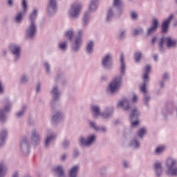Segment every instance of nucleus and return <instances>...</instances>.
<instances>
[{
    "label": "nucleus",
    "instance_id": "nucleus-41",
    "mask_svg": "<svg viewBox=\"0 0 177 177\" xmlns=\"http://www.w3.org/2000/svg\"><path fill=\"white\" fill-rule=\"evenodd\" d=\"M132 143L136 149L139 147V142L137 140H134Z\"/></svg>",
    "mask_w": 177,
    "mask_h": 177
},
{
    "label": "nucleus",
    "instance_id": "nucleus-38",
    "mask_svg": "<svg viewBox=\"0 0 177 177\" xmlns=\"http://www.w3.org/2000/svg\"><path fill=\"white\" fill-rule=\"evenodd\" d=\"M113 5L114 6H120L121 5V0H114Z\"/></svg>",
    "mask_w": 177,
    "mask_h": 177
},
{
    "label": "nucleus",
    "instance_id": "nucleus-59",
    "mask_svg": "<svg viewBox=\"0 0 177 177\" xmlns=\"http://www.w3.org/2000/svg\"><path fill=\"white\" fill-rule=\"evenodd\" d=\"M102 131H103V132H106V127H103V128L102 129Z\"/></svg>",
    "mask_w": 177,
    "mask_h": 177
},
{
    "label": "nucleus",
    "instance_id": "nucleus-56",
    "mask_svg": "<svg viewBox=\"0 0 177 177\" xmlns=\"http://www.w3.org/2000/svg\"><path fill=\"white\" fill-rule=\"evenodd\" d=\"M123 165H124V167H125L127 168V167H128V163L127 162H124L123 163Z\"/></svg>",
    "mask_w": 177,
    "mask_h": 177
},
{
    "label": "nucleus",
    "instance_id": "nucleus-60",
    "mask_svg": "<svg viewBox=\"0 0 177 177\" xmlns=\"http://www.w3.org/2000/svg\"><path fill=\"white\" fill-rule=\"evenodd\" d=\"M13 177H19V174L17 173V174H15L14 175Z\"/></svg>",
    "mask_w": 177,
    "mask_h": 177
},
{
    "label": "nucleus",
    "instance_id": "nucleus-22",
    "mask_svg": "<svg viewBox=\"0 0 177 177\" xmlns=\"http://www.w3.org/2000/svg\"><path fill=\"white\" fill-rule=\"evenodd\" d=\"M54 100H56L59 97V93H57V87H54L52 91Z\"/></svg>",
    "mask_w": 177,
    "mask_h": 177
},
{
    "label": "nucleus",
    "instance_id": "nucleus-33",
    "mask_svg": "<svg viewBox=\"0 0 177 177\" xmlns=\"http://www.w3.org/2000/svg\"><path fill=\"white\" fill-rule=\"evenodd\" d=\"M32 138L33 140H38L39 139V136H38L35 131H33L32 134Z\"/></svg>",
    "mask_w": 177,
    "mask_h": 177
},
{
    "label": "nucleus",
    "instance_id": "nucleus-49",
    "mask_svg": "<svg viewBox=\"0 0 177 177\" xmlns=\"http://www.w3.org/2000/svg\"><path fill=\"white\" fill-rule=\"evenodd\" d=\"M21 82H27V78L26 77V76H24L21 79Z\"/></svg>",
    "mask_w": 177,
    "mask_h": 177
},
{
    "label": "nucleus",
    "instance_id": "nucleus-42",
    "mask_svg": "<svg viewBox=\"0 0 177 177\" xmlns=\"http://www.w3.org/2000/svg\"><path fill=\"white\" fill-rule=\"evenodd\" d=\"M132 127H136V125H139V120L134 121L131 123Z\"/></svg>",
    "mask_w": 177,
    "mask_h": 177
},
{
    "label": "nucleus",
    "instance_id": "nucleus-50",
    "mask_svg": "<svg viewBox=\"0 0 177 177\" xmlns=\"http://www.w3.org/2000/svg\"><path fill=\"white\" fill-rule=\"evenodd\" d=\"M8 5H10V6H12V5H13V0H8Z\"/></svg>",
    "mask_w": 177,
    "mask_h": 177
},
{
    "label": "nucleus",
    "instance_id": "nucleus-55",
    "mask_svg": "<svg viewBox=\"0 0 177 177\" xmlns=\"http://www.w3.org/2000/svg\"><path fill=\"white\" fill-rule=\"evenodd\" d=\"M68 145V141H65V143L64 144V147H66Z\"/></svg>",
    "mask_w": 177,
    "mask_h": 177
},
{
    "label": "nucleus",
    "instance_id": "nucleus-29",
    "mask_svg": "<svg viewBox=\"0 0 177 177\" xmlns=\"http://www.w3.org/2000/svg\"><path fill=\"white\" fill-rule=\"evenodd\" d=\"M65 37L68 38V39H71L73 38V31L69 30L66 32Z\"/></svg>",
    "mask_w": 177,
    "mask_h": 177
},
{
    "label": "nucleus",
    "instance_id": "nucleus-52",
    "mask_svg": "<svg viewBox=\"0 0 177 177\" xmlns=\"http://www.w3.org/2000/svg\"><path fill=\"white\" fill-rule=\"evenodd\" d=\"M163 78H164V80H167V78H168V74L165 73L163 75Z\"/></svg>",
    "mask_w": 177,
    "mask_h": 177
},
{
    "label": "nucleus",
    "instance_id": "nucleus-24",
    "mask_svg": "<svg viewBox=\"0 0 177 177\" xmlns=\"http://www.w3.org/2000/svg\"><path fill=\"white\" fill-rule=\"evenodd\" d=\"M130 118H131V120H133L134 118H138V109H134L132 110Z\"/></svg>",
    "mask_w": 177,
    "mask_h": 177
},
{
    "label": "nucleus",
    "instance_id": "nucleus-51",
    "mask_svg": "<svg viewBox=\"0 0 177 177\" xmlns=\"http://www.w3.org/2000/svg\"><path fill=\"white\" fill-rule=\"evenodd\" d=\"M66 158H67V156H66V154L63 155V156H62V161H64V160H66Z\"/></svg>",
    "mask_w": 177,
    "mask_h": 177
},
{
    "label": "nucleus",
    "instance_id": "nucleus-20",
    "mask_svg": "<svg viewBox=\"0 0 177 177\" xmlns=\"http://www.w3.org/2000/svg\"><path fill=\"white\" fill-rule=\"evenodd\" d=\"M54 171H55V172H56V174L59 175V176H62V175H64V171L63 170V169L60 166L56 167L54 169Z\"/></svg>",
    "mask_w": 177,
    "mask_h": 177
},
{
    "label": "nucleus",
    "instance_id": "nucleus-64",
    "mask_svg": "<svg viewBox=\"0 0 177 177\" xmlns=\"http://www.w3.org/2000/svg\"><path fill=\"white\" fill-rule=\"evenodd\" d=\"M176 2H177V0H176Z\"/></svg>",
    "mask_w": 177,
    "mask_h": 177
},
{
    "label": "nucleus",
    "instance_id": "nucleus-25",
    "mask_svg": "<svg viewBox=\"0 0 177 177\" xmlns=\"http://www.w3.org/2000/svg\"><path fill=\"white\" fill-rule=\"evenodd\" d=\"M93 48V42L90 41L88 44L87 48H86L88 53H92Z\"/></svg>",
    "mask_w": 177,
    "mask_h": 177
},
{
    "label": "nucleus",
    "instance_id": "nucleus-18",
    "mask_svg": "<svg viewBox=\"0 0 177 177\" xmlns=\"http://www.w3.org/2000/svg\"><path fill=\"white\" fill-rule=\"evenodd\" d=\"M91 110L93 113H94L95 117H97V115H100V109L99 106H91Z\"/></svg>",
    "mask_w": 177,
    "mask_h": 177
},
{
    "label": "nucleus",
    "instance_id": "nucleus-28",
    "mask_svg": "<svg viewBox=\"0 0 177 177\" xmlns=\"http://www.w3.org/2000/svg\"><path fill=\"white\" fill-rule=\"evenodd\" d=\"M55 138V136H47L46 140V146H49L50 141Z\"/></svg>",
    "mask_w": 177,
    "mask_h": 177
},
{
    "label": "nucleus",
    "instance_id": "nucleus-46",
    "mask_svg": "<svg viewBox=\"0 0 177 177\" xmlns=\"http://www.w3.org/2000/svg\"><path fill=\"white\" fill-rule=\"evenodd\" d=\"M0 93H3V88L2 87V82H0Z\"/></svg>",
    "mask_w": 177,
    "mask_h": 177
},
{
    "label": "nucleus",
    "instance_id": "nucleus-31",
    "mask_svg": "<svg viewBox=\"0 0 177 177\" xmlns=\"http://www.w3.org/2000/svg\"><path fill=\"white\" fill-rule=\"evenodd\" d=\"M50 8H52V9H56V1L55 0H50Z\"/></svg>",
    "mask_w": 177,
    "mask_h": 177
},
{
    "label": "nucleus",
    "instance_id": "nucleus-19",
    "mask_svg": "<svg viewBox=\"0 0 177 177\" xmlns=\"http://www.w3.org/2000/svg\"><path fill=\"white\" fill-rule=\"evenodd\" d=\"M78 171V166L73 167L70 171V176L71 177H75L77 176V172Z\"/></svg>",
    "mask_w": 177,
    "mask_h": 177
},
{
    "label": "nucleus",
    "instance_id": "nucleus-44",
    "mask_svg": "<svg viewBox=\"0 0 177 177\" xmlns=\"http://www.w3.org/2000/svg\"><path fill=\"white\" fill-rule=\"evenodd\" d=\"M138 100V95H134L133 98L131 99V101L133 102V103H135V102H136Z\"/></svg>",
    "mask_w": 177,
    "mask_h": 177
},
{
    "label": "nucleus",
    "instance_id": "nucleus-43",
    "mask_svg": "<svg viewBox=\"0 0 177 177\" xmlns=\"http://www.w3.org/2000/svg\"><path fill=\"white\" fill-rule=\"evenodd\" d=\"M131 17L133 19H137L138 18V14H136V12H131Z\"/></svg>",
    "mask_w": 177,
    "mask_h": 177
},
{
    "label": "nucleus",
    "instance_id": "nucleus-17",
    "mask_svg": "<svg viewBox=\"0 0 177 177\" xmlns=\"http://www.w3.org/2000/svg\"><path fill=\"white\" fill-rule=\"evenodd\" d=\"M97 2V0L91 1L90 6L88 7V12H93V10H96V9L97 8V6L96 5Z\"/></svg>",
    "mask_w": 177,
    "mask_h": 177
},
{
    "label": "nucleus",
    "instance_id": "nucleus-8",
    "mask_svg": "<svg viewBox=\"0 0 177 177\" xmlns=\"http://www.w3.org/2000/svg\"><path fill=\"white\" fill-rule=\"evenodd\" d=\"M78 37L75 39V44L73 45V49L75 50H78L80 48V45H81L82 42V31L80 30L78 32Z\"/></svg>",
    "mask_w": 177,
    "mask_h": 177
},
{
    "label": "nucleus",
    "instance_id": "nucleus-62",
    "mask_svg": "<svg viewBox=\"0 0 177 177\" xmlns=\"http://www.w3.org/2000/svg\"><path fill=\"white\" fill-rule=\"evenodd\" d=\"M26 142V140H23V142Z\"/></svg>",
    "mask_w": 177,
    "mask_h": 177
},
{
    "label": "nucleus",
    "instance_id": "nucleus-10",
    "mask_svg": "<svg viewBox=\"0 0 177 177\" xmlns=\"http://www.w3.org/2000/svg\"><path fill=\"white\" fill-rule=\"evenodd\" d=\"M173 15H170L169 18L164 21L162 24V31L165 33L168 31V27H169V24L171 23V20H172Z\"/></svg>",
    "mask_w": 177,
    "mask_h": 177
},
{
    "label": "nucleus",
    "instance_id": "nucleus-11",
    "mask_svg": "<svg viewBox=\"0 0 177 177\" xmlns=\"http://www.w3.org/2000/svg\"><path fill=\"white\" fill-rule=\"evenodd\" d=\"M10 49L12 53L14 54L16 56V57H20L21 49L18 46H17L16 44H12L10 46Z\"/></svg>",
    "mask_w": 177,
    "mask_h": 177
},
{
    "label": "nucleus",
    "instance_id": "nucleus-40",
    "mask_svg": "<svg viewBox=\"0 0 177 177\" xmlns=\"http://www.w3.org/2000/svg\"><path fill=\"white\" fill-rule=\"evenodd\" d=\"M90 125L92 127V128H94V129H95V131H97L99 129L96 127V123L93 122H90Z\"/></svg>",
    "mask_w": 177,
    "mask_h": 177
},
{
    "label": "nucleus",
    "instance_id": "nucleus-57",
    "mask_svg": "<svg viewBox=\"0 0 177 177\" xmlns=\"http://www.w3.org/2000/svg\"><path fill=\"white\" fill-rule=\"evenodd\" d=\"M124 37V32H122L120 34V38H123Z\"/></svg>",
    "mask_w": 177,
    "mask_h": 177
},
{
    "label": "nucleus",
    "instance_id": "nucleus-26",
    "mask_svg": "<svg viewBox=\"0 0 177 177\" xmlns=\"http://www.w3.org/2000/svg\"><path fill=\"white\" fill-rule=\"evenodd\" d=\"M6 136H8V133H6V131H3L0 133V140H1V142H2V143H3V140H5V138Z\"/></svg>",
    "mask_w": 177,
    "mask_h": 177
},
{
    "label": "nucleus",
    "instance_id": "nucleus-47",
    "mask_svg": "<svg viewBox=\"0 0 177 177\" xmlns=\"http://www.w3.org/2000/svg\"><path fill=\"white\" fill-rule=\"evenodd\" d=\"M23 114H24V111L19 112L18 113H17V117H21Z\"/></svg>",
    "mask_w": 177,
    "mask_h": 177
},
{
    "label": "nucleus",
    "instance_id": "nucleus-13",
    "mask_svg": "<svg viewBox=\"0 0 177 177\" xmlns=\"http://www.w3.org/2000/svg\"><path fill=\"white\" fill-rule=\"evenodd\" d=\"M9 110H10V104H7L5 109L0 111V121H5V120H6L5 114H6Z\"/></svg>",
    "mask_w": 177,
    "mask_h": 177
},
{
    "label": "nucleus",
    "instance_id": "nucleus-30",
    "mask_svg": "<svg viewBox=\"0 0 177 177\" xmlns=\"http://www.w3.org/2000/svg\"><path fill=\"white\" fill-rule=\"evenodd\" d=\"M5 174V167L3 164L0 163V177L2 176Z\"/></svg>",
    "mask_w": 177,
    "mask_h": 177
},
{
    "label": "nucleus",
    "instance_id": "nucleus-14",
    "mask_svg": "<svg viewBox=\"0 0 177 177\" xmlns=\"http://www.w3.org/2000/svg\"><path fill=\"white\" fill-rule=\"evenodd\" d=\"M118 107H122L123 110H129V101L128 100H123L118 104Z\"/></svg>",
    "mask_w": 177,
    "mask_h": 177
},
{
    "label": "nucleus",
    "instance_id": "nucleus-4",
    "mask_svg": "<svg viewBox=\"0 0 177 177\" xmlns=\"http://www.w3.org/2000/svg\"><path fill=\"white\" fill-rule=\"evenodd\" d=\"M82 9V6L80 3H75L71 9L70 15L71 17H77L80 13H81V10Z\"/></svg>",
    "mask_w": 177,
    "mask_h": 177
},
{
    "label": "nucleus",
    "instance_id": "nucleus-37",
    "mask_svg": "<svg viewBox=\"0 0 177 177\" xmlns=\"http://www.w3.org/2000/svg\"><path fill=\"white\" fill-rule=\"evenodd\" d=\"M142 29H140V30H134L133 31V35H139V34H142Z\"/></svg>",
    "mask_w": 177,
    "mask_h": 177
},
{
    "label": "nucleus",
    "instance_id": "nucleus-6",
    "mask_svg": "<svg viewBox=\"0 0 177 177\" xmlns=\"http://www.w3.org/2000/svg\"><path fill=\"white\" fill-rule=\"evenodd\" d=\"M151 67L149 65H147L145 68V74L143 76V79L145 80L144 84L140 86V91L141 92H143L144 93H147L146 91V80H149V73H150Z\"/></svg>",
    "mask_w": 177,
    "mask_h": 177
},
{
    "label": "nucleus",
    "instance_id": "nucleus-7",
    "mask_svg": "<svg viewBox=\"0 0 177 177\" xmlns=\"http://www.w3.org/2000/svg\"><path fill=\"white\" fill-rule=\"evenodd\" d=\"M22 6L24 8V12L18 13L17 15L15 17V21H17V23H20L21 21V20L23 19V16H24L25 12L27 11V1L26 0H23Z\"/></svg>",
    "mask_w": 177,
    "mask_h": 177
},
{
    "label": "nucleus",
    "instance_id": "nucleus-27",
    "mask_svg": "<svg viewBox=\"0 0 177 177\" xmlns=\"http://www.w3.org/2000/svg\"><path fill=\"white\" fill-rule=\"evenodd\" d=\"M138 136L140 138H143V136L146 133V129L142 128L138 131Z\"/></svg>",
    "mask_w": 177,
    "mask_h": 177
},
{
    "label": "nucleus",
    "instance_id": "nucleus-58",
    "mask_svg": "<svg viewBox=\"0 0 177 177\" xmlns=\"http://www.w3.org/2000/svg\"><path fill=\"white\" fill-rule=\"evenodd\" d=\"M40 86L38 85L37 88V92H39V89H40Z\"/></svg>",
    "mask_w": 177,
    "mask_h": 177
},
{
    "label": "nucleus",
    "instance_id": "nucleus-1",
    "mask_svg": "<svg viewBox=\"0 0 177 177\" xmlns=\"http://www.w3.org/2000/svg\"><path fill=\"white\" fill-rule=\"evenodd\" d=\"M37 17V10H35L30 15V20L31 24L29 28L26 30L27 35L29 38H32L34 37V34H35V31H37V28H35V22L34 19Z\"/></svg>",
    "mask_w": 177,
    "mask_h": 177
},
{
    "label": "nucleus",
    "instance_id": "nucleus-16",
    "mask_svg": "<svg viewBox=\"0 0 177 177\" xmlns=\"http://www.w3.org/2000/svg\"><path fill=\"white\" fill-rule=\"evenodd\" d=\"M120 62H121V74H124L125 73V62H124V54L120 55Z\"/></svg>",
    "mask_w": 177,
    "mask_h": 177
},
{
    "label": "nucleus",
    "instance_id": "nucleus-23",
    "mask_svg": "<svg viewBox=\"0 0 177 177\" xmlns=\"http://www.w3.org/2000/svg\"><path fill=\"white\" fill-rule=\"evenodd\" d=\"M164 150H165V147L164 145H161L160 147H158L155 151L156 154H161V153H162Z\"/></svg>",
    "mask_w": 177,
    "mask_h": 177
},
{
    "label": "nucleus",
    "instance_id": "nucleus-34",
    "mask_svg": "<svg viewBox=\"0 0 177 177\" xmlns=\"http://www.w3.org/2000/svg\"><path fill=\"white\" fill-rule=\"evenodd\" d=\"M88 17L89 15H88V14L84 15V19H83V24L84 26L86 25V23H88V21H89V19H88Z\"/></svg>",
    "mask_w": 177,
    "mask_h": 177
},
{
    "label": "nucleus",
    "instance_id": "nucleus-54",
    "mask_svg": "<svg viewBox=\"0 0 177 177\" xmlns=\"http://www.w3.org/2000/svg\"><path fill=\"white\" fill-rule=\"evenodd\" d=\"M102 117H104V118H107L109 117V115H107L106 113H103Z\"/></svg>",
    "mask_w": 177,
    "mask_h": 177
},
{
    "label": "nucleus",
    "instance_id": "nucleus-15",
    "mask_svg": "<svg viewBox=\"0 0 177 177\" xmlns=\"http://www.w3.org/2000/svg\"><path fill=\"white\" fill-rule=\"evenodd\" d=\"M154 170L156 174H157L158 176H160V175H161V173L162 172V167H161V163L156 162L154 164Z\"/></svg>",
    "mask_w": 177,
    "mask_h": 177
},
{
    "label": "nucleus",
    "instance_id": "nucleus-32",
    "mask_svg": "<svg viewBox=\"0 0 177 177\" xmlns=\"http://www.w3.org/2000/svg\"><path fill=\"white\" fill-rule=\"evenodd\" d=\"M59 118H62V115L57 113L56 115L53 116V121H57Z\"/></svg>",
    "mask_w": 177,
    "mask_h": 177
},
{
    "label": "nucleus",
    "instance_id": "nucleus-21",
    "mask_svg": "<svg viewBox=\"0 0 177 177\" xmlns=\"http://www.w3.org/2000/svg\"><path fill=\"white\" fill-rule=\"evenodd\" d=\"M109 62H110V55H108L105 57H104L102 60V65L104 66V67H106L107 64Z\"/></svg>",
    "mask_w": 177,
    "mask_h": 177
},
{
    "label": "nucleus",
    "instance_id": "nucleus-48",
    "mask_svg": "<svg viewBox=\"0 0 177 177\" xmlns=\"http://www.w3.org/2000/svg\"><path fill=\"white\" fill-rule=\"evenodd\" d=\"M149 99H150V97L147 95H145V103H147V102H149Z\"/></svg>",
    "mask_w": 177,
    "mask_h": 177
},
{
    "label": "nucleus",
    "instance_id": "nucleus-63",
    "mask_svg": "<svg viewBox=\"0 0 177 177\" xmlns=\"http://www.w3.org/2000/svg\"><path fill=\"white\" fill-rule=\"evenodd\" d=\"M2 144L0 143V146Z\"/></svg>",
    "mask_w": 177,
    "mask_h": 177
},
{
    "label": "nucleus",
    "instance_id": "nucleus-61",
    "mask_svg": "<svg viewBox=\"0 0 177 177\" xmlns=\"http://www.w3.org/2000/svg\"><path fill=\"white\" fill-rule=\"evenodd\" d=\"M153 59H154V60H157V55H154Z\"/></svg>",
    "mask_w": 177,
    "mask_h": 177
},
{
    "label": "nucleus",
    "instance_id": "nucleus-12",
    "mask_svg": "<svg viewBox=\"0 0 177 177\" xmlns=\"http://www.w3.org/2000/svg\"><path fill=\"white\" fill-rule=\"evenodd\" d=\"M158 27V20L153 19V21H152V26L149 28L147 30L148 35H150V34H153V32H155Z\"/></svg>",
    "mask_w": 177,
    "mask_h": 177
},
{
    "label": "nucleus",
    "instance_id": "nucleus-45",
    "mask_svg": "<svg viewBox=\"0 0 177 177\" xmlns=\"http://www.w3.org/2000/svg\"><path fill=\"white\" fill-rule=\"evenodd\" d=\"M45 68L46 69L47 73H49V65L48 64H44Z\"/></svg>",
    "mask_w": 177,
    "mask_h": 177
},
{
    "label": "nucleus",
    "instance_id": "nucleus-9",
    "mask_svg": "<svg viewBox=\"0 0 177 177\" xmlns=\"http://www.w3.org/2000/svg\"><path fill=\"white\" fill-rule=\"evenodd\" d=\"M95 136H91L87 138V140H85L84 138H80V143L81 145H83L84 146H89V145H91L93 142V140L95 139Z\"/></svg>",
    "mask_w": 177,
    "mask_h": 177
},
{
    "label": "nucleus",
    "instance_id": "nucleus-5",
    "mask_svg": "<svg viewBox=\"0 0 177 177\" xmlns=\"http://www.w3.org/2000/svg\"><path fill=\"white\" fill-rule=\"evenodd\" d=\"M176 164V162L172 159H169L167 160V168L168 170L167 174L168 175H177V168L174 169V166Z\"/></svg>",
    "mask_w": 177,
    "mask_h": 177
},
{
    "label": "nucleus",
    "instance_id": "nucleus-39",
    "mask_svg": "<svg viewBox=\"0 0 177 177\" xmlns=\"http://www.w3.org/2000/svg\"><path fill=\"white\" fill-rule=\"evenodd\" d=\"M59 48H60V49L64 50V49H66V48H67V44H66L65 42L61 43L59 44Z\"/></svg>",
    "mask_w": 177,
    "mask_h": 177
},
{
    "label": "nucleus",
    "instance_id": "nucleus-3",
    "mask_svg": "<svg viewBox=\"0 0 177 177\" xmlns=\"http://www.w3.org/2000/svg\"><path fill=\"white\" fill-rule=\"evenodd\" d=\"M121 77L115 78L110 84L109 89L111 93H114L116 91H118L120 86L121 85Z\"/></svg>",
    "mask_w": 177,
    "mask_h": 177
},
{
    "label": "nucleus",
    "instance_id": "nucleus-2",
    "mask_svg": "<svg viewBox=\"0 0 177 177\" xmlns=\"http://www.w3.org/2000/svg\"><path fill=\"white\" fill-rule=\"evenodd\" d=\"M164 41H166L167 48H171V46H176V40H173L172 39H171V37H166V38L162 37L160 39V41L159 43V46L160 48V50H163V49H164Z\"/></svg>",
    "mask_w": 177,
    "mask_h": 177
},
{
    "label": "nucleus",
    "instance_id": "nucleus-35",
    "mask_svg": "<svg viewBox=\"0 0 177 177\" xmlns=\"http://www.w3.org/2000/svg\"><path fill=\"white\" fill-rule=\"evenodd\" d=\"M140 57H142V53H137L135 54V59L136 62H139L140 60Z\"/></svg>",
    "mask_w": 177,
    "mask_h": 177
},
{
    "label": "nucleus",
    "instance_id": "nucleus-53",
    "mask_svg": "<svg viewBox=\"0 0 177 177\" xmlns=\"http://www.w3.org/2000/svg\"><path fill=\"white\" fill-rule=\"evenodd\" d=\"M157 41V37H153L152 39V44H154Z\"/></svg>",
    "mask_w": 177,
    "mask_h": 177
},
{
    "label": "nucleus",
    "instance_id": "nucleus-36",
    "mask_svg": "<svg viewBox=\"0 0 177 177\" xmlns=\"http://www.w3.org/2000/svg\"><path fill=\"white\" fill-rule=\"evenodd\" d=\"M113 17V10L110 9L108 11V15H107V17H106L107 20L108 21L110 20L111 17Z\"/></svg>",
    "mask_w": 177,
    "mask_h": 177
}]
</instances>
